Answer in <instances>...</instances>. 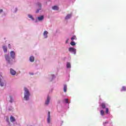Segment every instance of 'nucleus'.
Listing matches in <instances>:
<instances>
[{
    "instance_id": "obj_31",
    "label": "nucleus",
    "mask_w": 126,
    "mask_h": 126,
    "mask_svg": "<svg viewBox=\"0 0 126 126\" xmlns=\"http://www.w3.org/2000/svg\"><path fill=\"white\" fill-rule=\"evenodd\" d=\"M3 10L2 9H0V13H1L2 12Z\"/></svg>"
},
{
    "instance_id": "obj_12",
    "label": "nucleus",
    "mask_w": 126,
    "mask_h": 126,
    "mask_svg": "<svg viewBox=\"0 0 126 126\" xmlns=\"http://www.w3.org/2000/svg\"><path fill=\"white\" fill-rule=\"evenodd\" d=\"M49 103H50V96H48L47 100L45 102V105H49Z\"/></svg>"
},
{
    "instance_id": "obj_18",
    "label": "nucleus",
    "mask_w": 126,
    "mask_h": 126,
    "mask_svg": "<svg viewBox=\"0 0 126 126\" xmlns=\"http://www.w3.org/2000/svg\"><path fill=\"white\" fill-rule=\"evenodd\" d=\"M101 107L102 109H105L106 108V104L104 103L101 104Z\"/></svg>"
},
{
    "instance_id": "obj_16",
    "label": "nucleus",
    "mask_w": 126,
    "mask_h": 126,
    "mask_svg": "<svg viewBox=\"0 0 126 126\" xmlns=\"http://www.w3.org/2000/svg\"><path fill=\"white\" fill-rule=\"evenodd\" d=\"M52 9H53V10H59V7L56 5L52 7Z\"/></svg>"
},
{
    "instance_id": "obj_17",
    "label": "nucleus",
    "mask_w": 126,
    "mask_h": 126,
    "mask_svg": "<svg viewBox=\"0 0 126 126\" xmlns=\"http://www.w3.org/2000/svg\"><path fill=\"white\" fill-rule=\"evenodd\" d=\"M66 89H67V86H66V85H64L63 87L64 92H66Z\"/></svg>"
},
{
    "instance_id": "obj_9",
    "label": "nucleus",
    "mask_w": 126,
    "mask_h": 126,
    "mask_svg": "<svg viewBox=\"0 0 126 126\" xmlns=\"http://www.w3.org/2000/svg\"><path fill=\"white\" fill-rule=\"evenodd\" d=\"M71 16H72V14H68L65 17V19L66 20H67L69 19V18H70L71 17Z\"/></svg>"
},
{
    "instance_id": "obj_10",
    "label": "nucleus",
    "mask_w": 126,
    "mask_h": 126,
    "mask_svg": "<svg viewBox=\"0 0 126 126\" xmlns=\"http://www.w3.org/2000/svg\"><path fill=\"white\" fill-rule=\"evenodd\" d=\"M37 19L38 20H39V21H42V20L44 19V16L41 15L40 16L38 17Z\"/></svg>"
},
{
    "instance_id": "obj_19",
    "label": "nucleus",
    "mask_w": 126,
    "mask_h": 126,
    "mask_svg": "<svg viewBox=\"0 0 126 126\" xmlns=\"http://www.w3.org/2000/svg\"><path fill=\"white\" fill-rule=\"evenodd\" d=\"M66 66H67V68H70L71 67V66L70 65V63H67V64H66Z\"/></svg>"
},
{
    "instance_id": "obj_13",
    "label": "nucleus",
    "mask_w": 126,
    "mask_h": 126,
    "mask_svg": "<svg viewBox=\"0 0 126 126\" xmlns=\"http://www.w3.org/2000/svg\"><path fill=\"white\" fill-rule=\"evenodd\" d=\"M30 62H31L32 63H33V62H34V61H35V58H34V57L31 56V57L30 58Z\"/></svg>"
},
{
    "instance_id": "obj_33",
    "label": "nucleus",
    "mask_w": 126,
    "mask_h": 126,
    "mask_svg": "<svg viewBox=\"0 0 126 126\" xmlns=\"http://www.w3.org/2000/svg\"><path fill=\"white\" fill-rule=\"evenodd\" d=\"M105 124H108V122H106Z\"/></svg>"
},
{
    "instance_id": "obj_29",
    "label": "nucleus",
    "mask_w": 126,
    "mask_h": 126,
    "mask_svg": "<svg viewBox=\"0 0 126 126\" xmlns=\"http://www.w3.org/2000/svg\"><path fill=\"white\" fill-rule=\"evenodd\" d=\"M65 101L66 103L67 104H68V99L65 98Z\"/></svg>"
},
{
    "instance_id": "obj_28",
    "label": "nucleus",
    "mask_w": 126,
    "mask_h": 126,
    "mask_svg": "<svg viewBox=\"0 0 126 126\" xmlns=\"http://www.w3.org/2000/svg\"><path fill=\"white\" fill-rule=\"evenodd\" d=\"M6 121V122H7V123H9V118H8V117H7Z\"/></svg>"
},
{
    "instance_id": "obj_5",
    "label": "nucleus",
    "mask_w": 126,
    "mask_h": 126,
    "mask_svg": "<svg viewBox=\"0 0 126 126\" xmlns=\"http://www.w3.org/2000/svg\"><path fill=\"white\" fill-rule=\"evenodd\" d=\"M10 56L11 59H15V52L14 51H12L10 52Z\"/></svg>"
},
{
    "instance_id": "obj_1",
    "label": "nucleus",
    "mask_w": 126,
    "mask_h": 126,
    "mask_svg": "<svg viewBox=\"0 0 126 126\" xmlns=\"http://www.w3.org/2000/svg\"><path fill=\"white\" fill-rule=\"evenodd\" d=\"M24 90L25 91L24 100L27 101V100L29 99V96H30V93L29 92V90H28V89L26 88H24Z\"/></svg>"
},
{
    "instance_id": "obj_27",
    "label": "nucleus",
    "mask_w": 126,
    "mask_h": 126,
    "mask_svg": "<svg viewBox=\"0 0 126 126\" xmlns=\"http://www.w3.org/2000/svg\"><path fill=\"white\" fill-rule=\"evenodd\" d=\"M106 113L108 114L109 113V108H106Z\"/></svg>"
},
{
    "instance_id": "obj_30",
    "label": "nucleus",
    "mask_w": 126,
    "mask_h": 126,
    "mask_svg": "<svg viewBox=\"0 0 126 126\" xmlns=\"http://www.w3.org/2000/svg\"><path fill=\"white\" fill-rule=\"evenodd\" d=\"M8 47L9 49H11V46L10 44H8Z\"/></svg>"
},
{
    "instance_id": "obj_6",
    "label": "nucleus",
    "mask_w": 126,
    "mask_h": 126,
    "mask_svg": "<svg viewBox=\"0 0 126 126\" xmlns=\"http://www.w3.org/2000/svg\"><path fill=\"white\" fill-rule=\"evenodd\" d=\"M37 7H39V9H38L36 11V13H38V12H39V10H41V8H42V4H41V3L40 2H37Z\"/></svg>"
},
{
    "instance_id": "obj_26",
    "label": "nucleus",
    "mask_w": 126,
    "mask_h": 126,
    "mask_svg": "<svg viewBox=\"0 0 126 126\" xmlns=\"http://www.w3.org/2000/svg\"><path fill=\"white\" fill-rule=\"evenodd\" d=\"M48 117H51V112L50 111L48 112Z\"/></svg>"
},
{
    "instance_id": "obj_23",
    "label": "nucleus",
    "mask_w": 126,
    "mask_h": 126,
    "mask_svg": "<svg viewBox=\"0 0 126 126\" xmlns=\"http://www.w3.org/2000/svg\"><path fill=\"white\" fill-rule=\"evenodd\" d=\"M28 17L29 18H31V19H32V20H34V18H33V16L31 15H28Z\"/></svg>"
},
{
    "instance_id": "obj_32",
    "label": "nucleus",
    "mask_w": 126,
    "mask_h": 126,
    "mask_svg": "<svg viewBox=\"0 0 126 126\" xmlns=\"http://www.w3.org/2000/svg\"><path fill=\"white\" fill-rule=\"evenodd\" d=\"M68 41V39H67V41H66V43H67Z\"/></svg>"
},
{
    "instance_id": "obj_25",
    "label": "nucleus",
    "mask_w": 126,
    "mask_h": 126,
    "mask_svg": "<svg viewBox=\"0 0 126 126\" xmlns=\"http://www.w3.org/2000/svg\"><path fill=\"white\" fill-rule=\"evenodd\" d=\"M75 38H76V36L75 35L73 36L71 38V40H75Z\"/></svg>"
},
{
    "instance_id": "obj_14",
    "label": "nucleus",
    "mask_w": 126,
    "mask_h": 126,
    "mask_svg": "<svg viewBox=\"0 0 126 126\" xmlns=\"http://www.w3.org/2000/svg\"><path fill=\"white\" fill-rule=\"evenodd\" d=\"M8 99H9V101L10 103H12V102H13V98H12V96H10Z\"/></svg>"
},
{
    "instance_id": "obj_4",
    "label": "nucleus",
    "mask_w": 126,
    "mask_h": 126,
    "mask_svg": "<svg viewBox=\"0 0 126 126\" xmlns=\"http://www.w3.org/2000/svg\"><path fill=\"white\" fill-rule=\"evenodd\" d=\"M69 52H71V53H74V54L75 55L76 54V49L73 48L72 47H70L68 49Z\"/></svg>"
},
{
    "instance_id": "obj_3",
    "label": "nucleus",
    "mask_w": 126,
    "mask_h": 126,
    "mask_svg": "<svg viewBox=\"0 0 126 126\" xmlns=\"http://www.w3.org/2000/svg\"><path fill=\"white\" fill-rule=\"evenodd\" d=\"M0 85L1 87H3L4 85H6V82L4 80H1V75L0 74Z\"/></svg>"
},
{
    "instance_id": "obj_7",
    "label": "nucleus",
    "mask_w": 126,
    "mask_h": 126,
    "mask_svg": "<svg viewBox=\"0 0 126 126\" xmlns=\"http://www.w3.org/2000/svg\"><path fill=\"white\" fill-rule=\"evenodd\" d=\"M10 72L12 75H15L16 74V71L12 68L10 69Z\"/></svg>"
},
{
    "instance_id": "obj_8",
    "label": "nucleus",
    "mask_w": 126,
    "mask_h": 126,
    "mask_svg": "<svg viewBox=\"0 0 126 126\" xmlns=\"http://www.w3.org/2000/svg\"><path fill=\"white\" fill-rule=\"evenodd\" d=\"M49 33V32H47V31H45L44 32H43V35L45 38H48V34Z\"/></svg>"
},
{
    "instance_id": "obj_11",
    "label": "nucleus",
    "mask_w": 126,
    "mask_h": 126,
    "mask_svg": "<svg viewBox=\"0 0 126 126\" xmlns=\"http://www.w3.org/2000/svg\"><path fill=\"white\" fill-rule=\"evenodd\" d=\"M10 121L11 123H13L14 122H15V118L13 116H11L10 117Z\"/></svg>"
},
{
    "instance_id": "obj_20",
    "label": "nucleus",
    "mask_w": 126,
    "mask_h": 126,
    "mask_svg": "<svg viewBox=\"0 0 126 126\" xmlns=\"http://www.w3.org/2000/svg\"><path fill=\"white\" fill-rule=\"evenodd\" d=\"M121 91H126V87L125 86L122 87V88L121 89Z\"/></svg>"
},
{
    "instance_id": "obj_2",
    "label": "nucleus",
    "mask_w": 126,
    "mask_h": 126,
    "mask_svg": "<svg viewBox=\"0 0 126 126\" xmlns=\"http://www.w3.org/2000/svg\"><path fill=\"white\" fill-rule=\"evenodd\" d=\"M5 59L9 64H12L13 63V60L9 57V55H5Z\"/></svg>"
},
{
    "instance_id": "obj_24",
    "label": "nucleus",
    "mask_w": 126,
    "mask_h": 126,
    "mask_svg": "<svg viewBox=\"0 0 126 126\" xmlns=\"http://www.w3.org/2000/svg\"><path fill=\"white\" fill-rule=\"evenodd\" d=\"M70 45H71V46H75V42H74V41H72L70 42Z\"/></svg>"
},
{
    "instance_id": "obj_22",
    "label": "nucleus",
    "mask_w": 126,
    "mask_h": 126,
    "mask_svg": "<svg viewBox=\"0 0 126 126\" xmlns=\"http://www.w3.org/2000/svg\"><path fill=\"white\" fill-rule=\"evenodd\" d=\"M105 114V112H104V110H100V115L101 116H104Z\"/></svg>"
},
{
    "instance_id": "obj_15",
    "label": "nucleus",
    "mask_w": 126,
    "mask_h": 126,
    "mask_svg": "<svg viewBox=\"0 0 126 126\" xmlns=\"http://www.w3.org/2000/svg\"><path fill=\"white\" fill-rule=\"evenodd\" d=\"M4 52L6 53L7 52V47L5 46L2 47Z\"/></svg>"
},
{
    "instance_id": "obj_21",
    "label": "nucleus",
    "mask_w": 126,
    "mask_h": 126,
    "mask_svg": "<svg viewBox=\"0 0 126 126\" xmlns=\"http://www.w3.org/2000/svg\"><path fill=\"white\" fill-rule=\"evenodd\" d=\"M47 123L48 124H50L51 123V117L47 118Z\"/></svg>"
}]
</instances>
